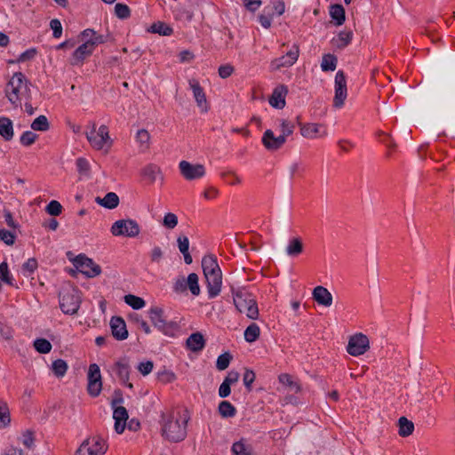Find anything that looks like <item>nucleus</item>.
<instances>
[{
  "label": "nucleus",
  "mask_w": 455,
  "mask_h": 455,
  "mask_svg": "<svg viewBox=\"0 0 455 455\" xmlns=\"http://www.w3.org/2000/svg\"><path fill=\"white\" fill-rule=\"evenodd\" d=\"M25 76L17 72L14 73L5 86V96L10 103L18 108L21 106L22 99L28 100L30 98V88Z\"/></svg>",
  "instance_id": "1"
},
{
  "label": "nucleus",
  "mask_w": 455,
  "mask_h": 455,
  "mask_svg": "<svg viewBox=\"0 0 455 455\" xmlns=\"http://www.w3.org/2000/svg\"><path fill=\"white\" fill-rule=\"evenodd\" d=\"M188 416H175L171 414L165 416L162 415L163 421V435L171 442H180L187 435V423Z\"/></svg>",
  "instance_id": "2"
},
{
  "label": "nucleus",
  "mask_w": 455,
  "mask_h": 455,
  "mask_svg": "<svg viewBox=\"0 0 455 455\" xmlns=\"http://www.w3.org/2000/svg\"><path fill=\"white\" fill-rule=\"evenodd\" d=\"M234 304L237 310L252 320L259 317L258 305L251 294L243 288H232Z\"/></svg>",
  "instance_id": "3"
},
{
  "label": "nucleus",
  "mask_w": 455,
  "mask_h": 455,
  "mask_svg": "<svg viewBox=\"0 0 455 455\" xmlns=\"http://www.w3.org/2000/svg\"><path fill=\"white\" fill-rule=\"evenodd\" d=\"M82 302L80 291L73 286L63 287L59 293L60 308L65 315L77 314Z\"/></svg>",
  "instance_id": "4"
},
{
  "label": "nucleus",
  "mask_w": 455,
  "mask_h": 455,
  "mask_svg": "<svg viewBox=\"0 0 455 455\" xmlns=\"http://www.w3.org/2000/svg\"><path fill=\"white\" fill-rule=\"evenodd\" d=\"M164 313V309L157 306L150 307L148 311L151 323L157 330L164 335L174 336L179 330V324L174 321H167Z\"/></svg>",
  "instance_id": "5"
},
{
  "label": "nucleus",
  "mask_w": 455,
  "mask_h": 455,
  "mask_svg": "<svg viewBox=\"0 0 455 455\" xmlns=\"http://www.w3.org/2000/svg\"><path fill=\"white\" fill-rule=\"evenodd\" d=\"M86 138L94 149L105 152L109 150L113 143L108 129L104 124L100 125L97 131L96 124L93 123L91 130L86 132Z\"/></svg>",
  "instance_id": "6"
},
{
  "label": "nucleus",
  "mask_w": 455,
  "mask_h": 455,
  "mask_svg": "<svg viewBox=\"0 0 455 455\" xmlns=\"http://www.w3.org/2000/svg\"><path fill=\"white\" fill-rule=\"evenodd\" d=\"M140 232L138 222L132 219L116 220L111 227V233L116 236L136 237Z\"/></svg>",
  "instance_id": "7"
},
{
  "label": "nucleus",
  "mask_w": 455,
  "mask_h": 455,
  "mask_svg": "<svg viewBox=\"0 0 455 455\" xmlns=\"http://www.w3.org/2000/svg\"><path fill=\"white\" fill-rule=\"evenodd\" d=\"M107 451L105 441L100 436H92L83 442L76 455H104Z\"/></svg>",
  "instance_id": "8"
},
{
  "label": "nucleus",
  "mask_w": 455,
  "mask_h": 455,
  "mask_svg": "<svg viewBox=\"0 0 455 455\" xmlns=\"http://www.w3.org/2000/svg\"><path fill=\"white\" fill-rule=\"evenodd\" d=\"M73 264L79 272L89 278L95 277L101 273L100 267L92 259L83 254L76 256L73 261Z\"/></svg>",
  "instance_id": "9"
},
{
  "label": "nucleus",
  "mask_w": 455,
  "mask_h": 455,
  "mask_svg": "<svg viewBox=\"0 0 455 455\" xmlns=\"http://www.w3.org/2000/svg\"><path fill=\"white\" fill-rule=\"evenodd\" d=\"M335 95L333 99V106L337 108L343 107L345 100L347 96V80L342 70L336 73L334 80Z\"/></svg>",
  "instance_id": "10"
},
{
  "label": "nucleus",
  "mask_w": 455,
  "mask_h": 455,
  "mask_svg": "<svg viewBox=\"0 0 455 455\" xmlns=\"http://www.w3.org/2000/svg\"><path fill=\"white\" fill-rule=\"evenodd\" d=\"M370 347V342L366 335L358 333L349 339L347 351L354 356L363 355Z\"/></svg>",
  "instance_id": "11"
},
{
  "label": "nucleus",
  "mask_w": 455,
  "mask_h": 455,
  "mask_svg": "<svg viewBox=\"0 0 455 455\" xmlns=\"http://www.w3.org/2000/svg\"><path fill=\"white\" fill-rule=\"evenodd\" d=\"M102 382L100 370L98 364L92 363L88 370V393L92 396H98L101 391Z\"/></svg>",
  "instance_id": "12"
},
{
  "label": "nucleus",
  "mask_w": 455,
  "mask_h": 455,
  "mask_svg": "<svg viewBox=\"0 0 455 455\" xmlns=\"http://www.w3.org/2000/svg\"><path fill=\"white\" fill-rule=\"evenodd\" d=\"M299 54V46L293 44L285 55L276 58L271 61L270 68L272 70H278L282 68L291 67L298 60Z\"/></svg>",
  "instance_id": "13"
},
{
  "label": "nucleus",
  "mask_w": 455,
  "mask_h": 455,
  "mask_svg": "<svg viewBox=\"0 0 455 455\" xmlns=\"http://www.w3.org/2000/svg\"><path fill=\"white\" fill-rule=\"evenodd\" d=\"M179 168L182 176L188 180L202 178L205 174V169L203 164H192L185 160L179 164Z\"/></svg>",
  "instance_id": "14"
},
{
  "label": "nucleus",
  "mask_w": 455,
  "mask_h": 455,
  "mask_svg": "<svg viewBox=\"0 0 455 455\" xmlns=\"http://www.w3.org/2000/svg\"><path fill=\"white\" fill-rule=\"evenodd\" d=\"M123 399H119L121 403ZM116 400L113 401L112 405L114 408L113 419H115V430L117 434H122L126 426V420L128 419L127 410L123 406H116Z\"/></svg>",
  "instance_id": "15"
},
{
  "label": "nucleus",
  "mask_w": 455,
  "mask_h": 455,
  "mask_svg": "<svg viewBox=\"0 0 455 455\" xmlns=\"http://www.w3.org/2000/svg\"><path fill=\"white\" fill-rule=\"evenodd\" d=\"M262 143L267 150L275 151L285 143L283 136H275L272 130H267L262 136Z\"/></svg>",
  "instance_id": "16"
},
{
  "label": "nucleus",
  "mask_w": 455,
  "mask_h": 455,
  "mask_svg": "<svg viewBox=\"0 0 455 455\" xmlns=\"http://www.w3.org/2000/svg\"><path fill=\"white\" fill-rule=\"evenodd\" d=\"M112 335L117 340H124L128 337V331L124 320L120 316H113L110 320Z\"/></svg>",
  "instance_id": "17"
},
{
  "label": "nucleus",
  "mask_w": 455,
  "mask_h": 455,
  "mask_svg": "<svg viewBox=\"0 0 455 455\" xmlns=\"http://www.w3.org/2000/svg\"><path fill=\"white\" fill-rule=\"evenodd\" d=\"M189 86L193 92L197 106L203 112H206L208 110L206 96L198 81L196 79L189 80Z\"/></svg>",
  "instance_id": "18"
},
{
  "label": "nucleus",
  "mask_w": 455,
  "mask_h": 455,
  "mask_svg": "<svg viewBox=\"0 0 455 455\" xmlns=\"http://www.w3.org/2000/svg\"><path fill=\"white\" fill-rule=\"evenodd\" d=\"M207 283L208 296L210 299L217 297L222 285V274L210 275L204 276Z\"/></svg>",
  "instance_id": "19"
},
{
  "label": "nucleus",
  "mask_w": 455,
  "mask_h": 455,
  "mask_svg": "<svg viewBox=\"0 0 455 455\" xmlns=\"http://www.w3.org/2000/svg\"><path fill=\"white\" fill-rule=\"evenodd\" d=\"M93 50L94 48L92 47V44L86 40L73 52L71 64L78 65L82 63L86 57L93 52Z\"/></svg>",
  "instance_id": "20"
},
{
  "label": "nucleus",
  "mask_w": 455,
  "mask_h": 455,
  "mask_svg": "<svg viewBox=\"0 0 455 455\" xmlns=\"http://www.w3.org/2000/svg\"><path fill=\"white\" fill-rule=\"evenodd\" d=\"M202 267L204 276L222 274L217 258L214 255H206L202 259Z\"/></svg>",
  "instance_id": "21"
},
{
  "label": "nucleus",
  "mask_w": 455,
  "mask_h": 455,
  "mask_svg": "<svg viewBox=\"0 0 455 455\" xmlns=\"http://www.w3.org/2000/svg\"><path fill=\"white\" fill-rule=\"evenodd\" d=\"M313 299L324 307H330L332 304L331 293L323 286H316L313 290Z\"/></svg>",
  "instance_id": "22"
},
{
  "label": "nucleus",
  "mask_w": 455,
  "mask_h": 455,
  "mask_svg": "<svg viewBox=\"0 0 455 455\" xmlns=\"http://www.w3.org/2000/svg\"><path fill=\"white\" fill-rule=\"evenodd\" d=\"M287 88L283 85L275 88L269 99V104L277 109H283L285 106V95Z\"/></svg>",
  "instance_id": "23"
},
{
  "label": "nucleus",
  "mask_w": 455,
  "mask_h": 455,
  "mask_svg": "<svg viewBox=\"0 0 455 455\" xmlns=\"http://www.w3.org/2000/svg\"><path fill=\"white\" fill-rule=\"evenodd\" d=\"M301 135L307 139H314L316 137H323L326 132L323 130L322 125L318 124H307L301 126Z\"/></svg>",
  "instance_id": "24"
},
{
  "label": "nucleus",
  "mask_w": 455,
  "mask_h": 455,
  "mask_svg": "<svg viewBox=\"0 0 455 455\" xmlns=\"http://www.w3.org/2000/svg\"><path fill=\"white\" fill-rule=\"evenodd\" d=\"M95 202L106 209H115L119 204V197L114 192H108L104 197L97 196Z\"/></svg>",
  "instance_id": "25"
},
{
  "label": "nucleus",
  "mask_w": 455,
  "mask_h": 455,
  "mask_svg": "<svg viewBox=\"0 0 455 455\" xmlns=\"http://www.w3.org/2000/svg\"><path fill=\"white\" fill-rule=\"evenodd\" d=\"M0 135L6 141L12 140L14 136L13 124L10 118L0 116Z\"/></svg>",
  "instance_id": "26"
},
{
  "label": "nucleus",
  "mask_w": 455,
  "mask_h": 455,
  "mask_svg": "<svg viewBox=\"0 0 455 455\" xmlns=\"http://www.w3.org/2000/svg\"><path fill=\"white\" fill-rule=\"evenodd\" d=\"M187 347L194 352L201 351L204 347V339L200 332L192 333L186 341Z\"/></svg>",
  "instance_id": "27"
},
{
  "label": "nucleus",
  "mask_w": 455,
  "mask_h": 455,
  "mask_svg": "<svg viewBox=\"0 0 455 455\" xmlns=\"http://www.w3.org/2000/svg\"><path fill=\"white\" fill-rule=\"evenodd\" d=\"M286 254L290 257H296L303 251V243L300 238H291L286 247Z\"/></svg>",
  "instance_id": "28"
},
{
  "label": "nucleus",
  "mask_w": 455,
  "mask_h": 455,
  "mask_svg": "<svg viewBox=\"0 0 455 455\" xmlns=\"http://www.w3.org/2000/svg\"><path fill=\"white\" fill-rule=\"evenodd\" d=\"M265 12L268 14L282 15L285 12L283 0H270V3L265 6Z\"/></svg>",
  "instance_id": "29"
},
{
  "label": "nucleus",
  "mask_w": 455,
  "mask_h": 455,
  "mask_svg": "<svg viewBox=\"0 0 455 455\" xmlns=\"http://www.w3.org/2000/svg\"><path fill=\"white\" fill-rule=\"evenodd\" d=\"M116 372L124 384H127V386L132 388V384L127 383L129 379V366L128 363L125 362H117L116 363Z\"/></svg>",
  "instance_id": "30"
},
{
  "label": "nucleus",
  "mask_w": 455,
  "mask_h": 455,
  "mask_svg": "<svg viewBox=\"0 0 455 455\" xmlns=\"http://www.w3.org/2000/svg\"><path fill=\"white\" fill-rule=\"evenodd\" d=\"M398 433L401 436L406 437L412 434L414 430V424L405 417H401L398 419Z\"/></svg>",
  "instance_id": "31"
},
{
  "label": "nucleus",
  "mask_w": 455,
  "mask_h": 455,
  "mask_svg": "<svg viewBox=\"0 0 455 455\" xmlns=\"http://www.w3.org/2000/svg\"><path fill=\"white\" fill-rule=\"evenodd\" d=\"M232 452L235 455H252V448L242 439L233 443Z\"/></svg>",
  "instance_id": "32"
},
{
  "label": "nucleus",
  "mask_w": 455,
  "mask_h": 455,
  "mask_svg": "<svg viewBox=\"0 0 455 455\" xmlns=\"http://www.w3.org/2000/svg\"><path fill=\"white\" fill-rule=\"evenodd\" d=\"M331 17L336 21L337 26H340L345 21V10L340 4H333L330 10Z\"/></svg>",
  "instance_id": "33"
},
{
  "label": "nucleus",
  "mask_w": 455,
  "mask_h": 455,
  "mask_svg": "<svg viewBox=\"0 0 455 455\" xmlns=\"http://www.w3.org/2000/svg\"><path fill=\"white\" fill-rule=\"evenodd\" d=\"M338 60L335 55L328 53L323 56L321 68L323 71H334L337 68Z\"/></svg>",
  "instance_id": "34"
},
{
  "label": "nucleus",
  "mask_w": 455,
  "mask_h": 455,
  "mask_svg": "<svg viewBox=\"0 0 455 455\" xmlns=\"http://www.w3.org/2000/svg\"><path fill=\"white\" fill-rule=\"evenodd\" d=\"M141 173L149 182L154 183L157 176L161 173V170L157 165L150 164L143 168Z\"/></svg>",
  "instance_id": "35"
},
{
  "label": "nucleus",
  "mask_w": 455,
  "mask_h": 455,
  "mask_svg": "<svg viewBox=\"0 0 455 455\" xmlns=\"http://www.w3.org/2000/svg\"><path fill=\"white\" fill-rule=\"evenodd\" d=\"M218 410L223 418H232L236 413V409L228 401L220 402Z\"/></svg>",
  "instance_id": "36"
},
{
  "label": "nucleus",
  "mask_w": 455,
  "mask_h": 455,
  "mask_svg": "<svg viewBox=\"0 0 455 455\" xmlns=\"http://www.w3.org/2000/svg\"><path fill=\"white\" fill-rule=\"evenodd\" d=\"M260 330L258 324L251 323L244 331V339L252 343L258 339L259 337Z\"/></svg>",
  "instance_id": "37"
},
{
  "label": "nucleus",
  "mask_w": 455,
  "mask_h": 455,
  "mask_svg": "<svg viewBox=\"0 0 455 455\" xmlns=\"http://www.w3.org/2000/svg\"><path fill=\"white\" fill-rule=\"evenodd\" d=\"M279 381L283 385H285L290 387V391L298 393L300 390V386L294 381L293 378L287 373H283L279 376Z\"/></svg>",
  "instance_id": "38"
},
{
  "label": "nucleus",
  "mask_w": 455,
  "mask_h": 455,
  "mask_svg": "<svg viewBox=\"0 0 455 455\" xmlns=\"http://www.w3.org/2000/svg\"><path fill=\"white\" fill-rule=\"evenodd\" d=\"M124 299L127 305H129L130 307L136 310L141 309L142 307H144L146 304L145 300L142 298L133 294L125 295Z\"/></svg>",
  "instance_id": "39"
},
{
  "label": "nucleus",
  "mask_w": 455,
  "mask_h": 455,
  "mask_svg": "<svg viewBox=\"0 0 455 455\" xmlns=\"http://www.w3.org/2000/svg\"><path fill=\"white\" fill-rule=\"evenodd\" d=\"M149 31L162 36H170L172 33V28L164 22L157 21L151 26Z\"/></svg>",
  "instance_id": "40"
},
{
  "label": "nucleus",
  "mask_w": 455,
  "mask_h": 455,
  "mask_svg": "<svg viewBox=\"0 0 455 455\" xmlns=\"http://www.w3.org/2000/svg\"><path fill=\"white\" fill-rule=\"evenodd\" d=\"M31 129L34 131L45 132L49 129V122L45 116H39L31 124Z\"/></svg>",
  "instance_id": "41"
},
{
  "label": "nucleus",
  "mask_w": 455,
  "mask_h": 455,
  "mask_svg": "<svg viewBox=\"0 0 455 455\" xmlns=\"http://www.w3.org/2000/svg\"><path fill=\"white\" fill-rule=\"evenodd\" d=\"M279 122V136H283V139L286 140L288 136L292 134L295 126L291 122L286 119H282Z\"/></svg>",
  "instance_id": "42"
},
{
  "label": "nucleus",
  "mask_w": 455,
  "mask_h": 455,
  "mask_svg": "<svg viewBox=\"0 0 455 455\" xmlns=\"http://www.w3.org/2000/svg\"><path fill=\"white\" fill-rule=\"evenodd\" d=\"M188 288L190 290L191 293L195 296H198L200 294V287L198 283V275L196 273H191L188 275L187 279Z\"/></svg>",
  "instance_id": "43"
},
{
  "label": "nucleus",
  "mask_w": 455,
  "mask_h": 455,
  "mask_svg": "<svg viewBox=\"0 0 455 455\" xmlns=\"http://www.w3.org/2000/svg\"><path fill=\"white\" fill-rule=\"evenodd\" d=\"M52 369L55 376L58 378L63 377L68 370V364L67 363L62 359H57L53 361L52 364Z\"/></svg>",
  "instance_id": "44"
},
{
  "label": "nucleus",
  "mask_w": 455,
  "mask_h": 455,
  "mask_svg": "<svg viewBox=\"0 0 455 455\" xmlns=\"http://www.w3.org/2000/svg\"><path fill=\"white\" fill-rule=\"evenodd\" d=\"M352 35L351 31H341L334 39L335 45L339 48L346 47L351 42Z\"/></svg>",
  "instance_id": "45"
},
{
  "label": "nucleus",
  "mask_w": 455,
  "mask_h": 455,
  "mask_svg": "<svg viewBox=\"0 0 455 455\" xmlns=\"http://www.w3.org/2000/svg\"><path fill=\"white\" fill-rule=\"evenodd\" d=\"M35 349L41 354H47L52 350V344L45 339H36L34 341Z\"/></svg>",
  "instance_id": "46"
},
{
  "label": "nucleus",
  "mask_w": 455,
  "mask_h": 455,
  "mask_svg": "<svg viewBox=\"0 0 455 455\" xmlns=\"http://www.w3.org/2000/svg\"><path fill=\"white\" fill-rule=\"evenodd\" d=\"M231 359H232V356H231V355L229 353L221 354L217 358L216 368L219 371L226 370L228 367Z\"/></svg>",
  "instance_id": "47"
},
{
  "label": "nucleus",
  "mask_w": 455,
  "mask_h": 455,
  "mask_svg": "<svg viewBox=\"0 0 455 455\" xmlns=\"http://www.w3.org/2000/svg\"><path fill=\"white\" fill-rule=\"evenodd\" d=\"M178 225V217L172 212H168L163 220V226L168 229H173Z\"/></svg>",
  "instance_id": "48"
},
{
  "label": "nucleus",
  "mask_w": 455,
  "mask_h": 455,
  "mask_svg": "<svg viewBox=\"0 0 455 455\" xmlns=\"http://www.w3.org/2000/svg\"><path fill=\"white\" fill-rule=\"evenodd\" d=\"M136 140L140 144V147H142L143 148H148L150 135L147 130L140 129L137 132Z\"/></svg>",
  "instance_id": "49"
},
{
  "label": "nucleus",
  "mask_w": 455,
  "mask_h": 455,
  "mask_svg": "<svg viewBox=\"0 0 455 455\" xmlns=\"http://www.w3.org/2000/svg\"><path fill=\"white\" fill-rule=\"evenodd\" d=\"M37 267V261L34 258L28 259L23 265H22V272L25 276H29L31 274L34 273V271Z\"/></svg>",
  "instance_id": "50"
},
{
  "label": "nucleus",
  "mask_w": 455,
  "mask_h": 455,
  "mask_svg": "<svg viewBox=\"0 0 455 455\" xmlns=\"http://www.w3.org/2000/svg\"><path fill=\"white\" fill-rule=\"evenodd\" d=\"M37 139V135L31 131H26L20 136V141L23 146H30L32 145L36 140Z\"/></svg>",
  "instance_id": "51"
},
{
  "label": "nucleus",
  "mask_w": 455,
  "mask_h": 455,
  "mask_svg": "<svg viewBox=\"0 0 455 455\" xmlns=\"http://www.w3.org/2000/svg\"><path fill=\"white\" fill-rule=\"evenodd\" d=\"M61 211H62V206L56 200L51 201L48 204V205L46 206L47 213L52 215V216H59L61 213Z\"/></svg>",
  "instance_id": "52"
},
{
  "label": "nucleus",
  "mask_w": 455,
  "mask_h": 455,
  "mask_svg": "<svg viewBox=\"0 0 455 455\" xmlns=\"http://www.w3.org/2000/svg\"><path fill=\"white\" fill-rule=\"evenodd\" d=\"M221 177L223 178L225 182L229 185H237L241 183V179L231 171L222 172Z\"/></svg>",
  "instance_id": "53"
},
{
  "label": "nucleus",
  "mask_w": 455,
  "mask_h": 455,
  "mask_svg": "<svg viewBox=\"0 0 455 455\" xmlns=\"http://www.w3.org/2000/svg\"><path fill=\"white\" fill-rule=\"evenodd\" d=\"M115 13L120 19H126L130 16V9L126 4L118 3L115 6Z\"/></svg>",
  "instance_id": "54"
},
{
  "label": "nucleus",
  "mask_w": 455,
  "mask_h": 455,
  "mask_svg": "<svg viewBox=\"0 0 455 455\" xmlns=\"http://www.w3.org/2000/svg\"><path fill=\"white\" fill-rule=\"evenodd\" d=\"M255 380V373L253 371L246 369L243 376V381L245 386V387L251 391V384Z\"/></svg>",
  "instance_id": "55"
},
{
  "label": "nucleus",
  "mask_w": 455,
  "mask_h": 455,
  "mask_svg": "<svg viewBox=\"0 0 455 455\" xmlns=\"http://www.w3.org/2000/svg\"><path fill=\"white\" fill-rule=\"evenodd\" d=\"M272 18H273V15L266 12L265 8L263 9L262 13H260L258 16L259 22L264 28H269L271 27Z\"/></svg>",
  "instance_id": "56"
},
{
  "label": "nucleus",
  "mask_w": 455,
  "mask_h": 455,
  "mask_svg": "<svg viewBox=\"0 0 455 455\" xmlns=\"http://www.w3.org/2000/svg\"><path fill=\"white\" fill-rule=\"evenodd\" d=\"M0 277L4 283L12 284V276L9 273L8 265L6 262H2L0 264Z\"/></svg>",
  "instance_id": "57"
},
{
  "label": "nucleus",
  "mask_w": 455,
  "mask_h": 455,
  "mask_svg": "<svg viewBox=\"0 0 455 455\" xmlns=\"http://www.w3.org/2000/svg\"><path fill=\"white\" fill-rule=\"evenodd\" d=\"M0 240L3 241L7 245H12L15 241V235L11 231L1 229Z\"/></svg>",
  "instance_id": "58"
},
{
  "label": "nucleus",
  "mask_w": 455,
  "mask_h": 455,
  "mask_svg": "<svg viewBox=\"0 0 455 455\" xmlns=\"http://www.w3.org/2000/svg\"><path fill=\"white\" fill-rule=\"evenodd\" d=\"M164 256V251L159 246H155L152 248L149 257L152 262L160 263Z\"/></svg>",
  "instance_id": "59"
},
{
  "label": "nucleus",
  "mask_w": 455,
  "mask_h": 455,
  "mask_svg": "<svg viewBox=\"0 0 455 455\" xmlns=\"http://www.w3.org/2000/svg\"><path fill=\"white\" fill-rule=\"evenodd\" d=\"M50 27L52 30L53 36L55 38H60L62 34V26L59 20L53 19L50 21Z\"/></svg>",
  "instance_id": "60"
},
{
  "label": "nucleus",
  "mask_w": 455,
  "mask_h": 455,
  "mask_svg": "<svg viewBox=\"0 0 455 455\" xmlns=\"http://www.w3.org/2000/svg\"><path fill=\"white\" fill-rule=\"evenodd\" d=\"M193 13L184 8L178 9L176 11V18L185 22H189L192 20Z\"/></svg>",
  "instance_id": "61"
},
{
  "label": "nucleus",
  "mask_w": 455,
  "mask_h": 455,
  "mask_svg": "<svg viewBox=\"0 0 455 455\" xmlns=\"http://www.w3.org/2000/svg\"><path fill=\"white\" fill-rule=\"evenodd\" d=\"M244 7L251 12H256L262 4L261 0H242Z\"/></svg>",
  "instance_id": "62"
},
{
  "label": "nucleus",
  "mask_w": 455,
  "mask_h": 455,
  "mask_svg": "<svg viewBox=\"0 0 455 455\" xmlns=\"http://www.w3.org/2000/svg\"><path fill=\"white\" fill-rule=\"evenodd\" d=\"M178 248L181 253L188 251L189 240L186 235H180L177 238Z\"/></svg>",
  "instance_id": "63"
},
{
  "label": "nucleus",
  "mask_w": 455,
  "mask_h": 455,
  "mask_svg": "<svg viewBox=\"0 0 455 455\" xmlns=\"http://www.w3.org/2000/svg\"><path fill=\"white\" fill-rule=\"evenodd\" d=\"M153 370V363L151 361L141 362L138 365V371L142 375L149 374Z\"/></svg>",
  "instance_id": "64"
}]
</instances>
